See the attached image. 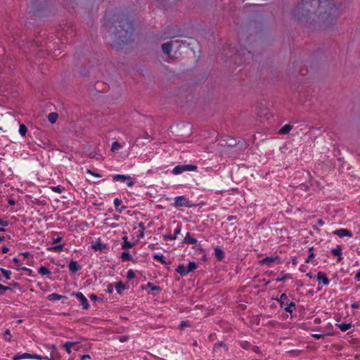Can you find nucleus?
I'll return each instance as SVG.
<instances>
[{
    "label": "nucleus",
    "instance_id": "412c9836",
    "mask_svg": "<svg viewBox=\"0 0 360 360\" xmlns=\"http://www.w3.org/2000/svg\"><path fill=\"white\" fill-rule=\"evenodd\" d=\"M122 240H123V244L122 246V249L128 250L134 245V243H131L128 240V238L127 236H124L122 238Z\"/></svg>",
    "mask_w": 360,
    "mask_h": 360
},
{
    "label": "nucleus",
    "instance_id": "a19ab883",
    "mask_svg": "<svg viewBox=\"0 0 360 360\" xmlns=\"http://www.w3.org/2000/svg\"><path fill=\"white\" fill-rule=\"evenodd\" d=\"M291 278V277H290V276L289 274H285V275H284V276H281V277H278V278H276L275 279V281H276V282H281V281H284V280H285V279H288V278Z\"/></svg>",
    "mask_w": 360,
    "mask_h": 360
},
{
    "label": "nucleus",
    "instance_id": "c756f323",
    "mask_svg": "<svg viewBox=\"0 0 360 360\" xmlns=\"http://www.w3.org/2000/svg\"><path fill=\"white\" fill-rule=\"evenodd\" d=\"M131 258V255L128 251H124L121 254V259L122 261H129Z\"/></svg>",
    "mask_w": 360,
    "mask_h": 360
},
{
    "label": "nucleus",
    "instance_id": "864d4df0",
    "mask_svg": "<svg viewBox=\"0 0 360 360\" xmlns=\"http://www.w3.org/2000/svg\"><path fill=\"white\" fill-rule=\"evenodd\" d=\"M8 225V222L6 221L1 220L0 219V226H2L3 227H5Z\"/></svg>",
    "mask_w": 360,
    "mask_h": 360
},
{
    "label": "nucleus",
    "instance_id": "13d9d810",
    "mask_svg": "<svg viewBox=\"0 0 360 360\" xmlns=\"http://www.w3.org/2000/svg\"><path fill=\"white\" fill-rule=\"evenodd\" d=\"M312 336L315 338V339H320L321 338V334H313Z\"/></svg>",
    "mask_w": 360,
    "mask_h": 360
},
{
    "label": "nucleus",
    "instance_id": "4c0bfd02",
    "mask_svg": "<svg viewBox=\"0 0 360 360\" xmlns=\"http://www.w3.org/2000/svg\"><path fill=\"white\" fill-rule=\"evenodd\" d=\"M122 146L120 145V143H119L117 141H115L112 144L111 150L112 151L115 152L120 150Z\"/></svg>",
    "mask_w": 360,
    "mask_h": 360
},
{
    "label": "nucleus",
    "instance_id": "2eb2a0df",
    "mask_svg": "<svg viewBox=\"0 0 360 360\" xmlns=\"http://www.w3.org/2000/svg\"><path fill=\"white\" fill-rule=\"evenodd\" d=\"M176 271L179 273L181 276H186L188 274V269L186 266L184 264H179L176 269Z\"/></svg>",
    "mask_w": 360,
    "mask_h": 360
},
{
    "label": "nucleus",
    "instance_id": "423d86ee",
    "mask_svg": "<svg viewBox=\"0 0 360 360\" xmlns=\"http://www.w3.org/2000/svg\"><path fill=\"white\" fill-rule=\"evenodd\" d=\"M72 295L75 296L81 302L83 309L87 310L89 309V302L82 292H74Z\"/></svg>",
    "mask_w": 360,
    "mask_h": 360
},
{
    "label": "nucleus",
    "instance_id": "603ef678",
    "mask_svg": "<svg viewBox=\"0 0 360 360\" xmlns=\"http://www.w3.org/2000/svg\"><path fill=\"white\" fill-rule=\"evenodd\" d=\"M91 300L96 302L97 300V296L94 294H91L89 296Z\"/></svg>",
    "mask_w": 360,
    "mask_h": 360
},
{
    "label": "nucleus",
    "instance_id": "f03ea898",
    "mask_svg": "<svg viewBox=\"0 0 360 360\" xmlns=\"http://www.w3.org/2000/svg\"><path fill=\"white\" fill-rule=\"evenodd\" d=\"M197 168H198L197 166L193 165H179L175 166L173 168L172 173L174 175H179L185 172L195 171L197 169Z\"/></svg>",
    "mask_w": 360,
    "mask_h": 360
},
{
    "label": "nucleus",
    "instance_id": "4be33fe9",
    "mask_svg": "<svg viewBox=\"0 0 360 360\" xmlns=\"http://www.w3.org/2000/svg\"><path fill=\"white\" fill-rule=\"evenodd\" d=\"M162 49L165 54L169 56L172 49V44L170 43L163 44L162 46Z\"/></svg>",
    "mask_w": 360,
    "mask_h": 360
},
{
    "label": "nucleus",
    "instance_id": "72a5a7b5",
    "mask_svg": "<svg viewBox=\"0 0 360 360\" xmlns=\"http://www.w3.org/2000/svg\"><path fill=\"white\" fill-rule=\"evenodd\" d=\"M58 115L55 112H51L49 115V120L51 123L53 124L57 121Z\"/></svg>",
    "mask_w": 360,
    "mask_h": 360
},
{
    "label": "nucleus",
    "instance_id": "f8f14e48",
    "mask_svg": "<svg viewBox=\"0 0 360 360\" xmlns=\"http://www.w3.org/2000/svg\"><path fill=\"white\" fill-rule=\"evenodd\" d=\"M113 204L116 210L120 213H121L125 209V207L122 205V201L117 198L114 199Z\"/></svg>",
    "mask_w": 360,
    "mask_h": 360
},
{
    "label": "nucleus",
    "instance_id": "37998d69",
    "mask_svg": "<svg viewBox=\"0 0 360 360\" xmlns=\"http://www.w3.org/2000/svg\"><path fill=\"white\" fill-rule=\"evenodd\" d=\"M86 173L94 176V177H97V178L101 177V174H99L98 173L94 172V171H92L91 169H87Z\"/></svg>",
    "mask_w": 360,
    "mask_h": 360
},
{
    "label": "nucleus",
    "instance_id": "6ab92c4d",
    "mask_svg": "<svg viewBox=\"0 0 360 360\" xmlns=\"http://www.w3.org/2000/svg\"><path fill=\"white\" fill-rule=\"evenodd\" d=\"M331 252L332 254L334 255V256H338V260L340 262L342 259V248L339 245H338L335 248H333L332 250H331Z\"/></svg>",
    "mask_w": 360,
    "mask_h": 360
},
{
    "label": "nucleus",
    "instance_id": "6e6d98bb",
    "mask_svg": "<svg viewBox=\"0 0 360 360\" xmlns=\"http://www.w3.org/2000/svg\"><path fill=\"white\" fill-rule=\"evenodd\" d=\"M187 326H188L187 322L181 321V324H180V328L182 329V328H184V327H186Z\"/></svg>",
    "mask_w": 360,
    "mask_h": 360
},
{
    "label": "nucleus",
    "instance_id": "c9c22d12",
    "mask_svg": "<svg viewBox=\"0 0 360 360\" xmlns=\"http://www.w3.org/2000/svg\"><path fill=\"white\" fill-rule=\"evenodd\" d=\"M51 190L57 193H62L64 191V188L60 186H51Z\"/></svg>",
    "mask_w": 360,
    "mask_h": 360
},
{
    "label": "nucleus",
    "instance_id": "393cba45",
    "mask_svg": "<svg viewBox=\"0 0 360 360\" xmlns=\"http://www.w3.org/2000/svg\"><path fill=\"white\" fill-rule=\"evenodd\" d=\"M38 272L41 276H49L51 274L50 270L44 266H41L38 269Z\"/></svg>",
    "mask_w": 360,
    "mask_h": 360
},
{
    "label": "nucleus",
    "instance_id": "3c124183",
    "mask_svg": "<svg viewBox=\"0 0 360 360\" xmlns=\"http://www.w3.org/2000/svg\"><path fill=\"white\" fill-rule=\"evenodd\" d=\"M20 255L23 256L25 258L29 257L30 256V253L29 252H20Z\"/></svg>",
    "mask_w": 360,
    "mask_h": 360
},
{
    "label": "nucleus",
    "instance_id": "473e14b6",
    "mask_svg": "<svg viewBox=\"0 0 360 360\" xmlns=\"http://www.w3.org/2000/svg\"><path fill=\"white\" fill-rule=\"evenodd\" d=\"M27 131V129L25 124H20L19 129H18V132L22 136H25Z\"/></svg>",
    "mask_w": 360,
    "mask_h": 360
},
{
    "label": "nucleus",
    "instance_id": "338daca9",
    "mask_svg": "<svg viewBox=\"0 0 360 360\" xmlns=\"http://www.w3.org/2000/svg\"><path fill=\"white\" fill-rule=\"evenodd\" d=\"M284 298H286V295L285 293H283L281 295V299H284Z\"/></svg>",
    "mask_w": 360,
    "mask_h": 360
},
{
    "label": "nucleus",
    "instance_id": "ea45409f",
    "mask_svg": "<svg viewBox=\"0 0 360 360\" xmlns=\"http://www.w3.org/2000/svg\"><path fill=\"white\" fill-rule=\"evenodd\" d=\"M135 277V274L132 269H129L127 272V278L129 280L133 279Z\"/></svg>",
    "mask_w": 360,
    "mask_h": 360
},
{
    "label": "nucleus",
    "instance_id": "39448f33",
    "mask_svg": "<svg viewBox=\"0 0 360 360\" xmlns=\"http://www.w3.org/2000/svg\"><path fill=\"white\" fill-rule=\"evenodd\" d=\"M112 181H121L126 183L127 186L128 187H132L134 186V182L129 175L125 174H115L112 176Z\"/></svg>",
    "mask_w": 360,
    "mask_h": 360
},
{
    "label": "nucleus",
    "instance_id": "f257e3e1",
    "mask_svg": "<svg viewBox=\"0 0 360 360\" xmlns=\"http://www.w3.org/2000/svg\"><path fill=\"white\" fill-rule=\"evenodd\" d=\"M52 358H53V356L49 358L48 356H42L41 355L36 354H32L25 352L23 354H17L14 355L12 357V359L13 360H21V359H37V360H43V359L51 360Z\"/></svg>",
    "mask_w": 360,
    "mask_h": 360
},
{
    "label": "nucleus",
    "instance_id": "7ed1b4c3",
    "mask_svg": "<svg viewBox=\"0 0 360 360\" xmlns=\"http://www.w3.org/2000/svg\"><path fill=\"white\" fill-rule=\"evenodd\" d=\"M282 263L281 259L279 256L274 257H266L259 261L260 265H266L267 267H273L276 264H280Z\"/></svg>",
    "mask_w": 360,
    "mask_h": 360
},
{
    "label": "nucleus",
    "instance_id": "c03bdc74",
    "mask_svg": "<svg viewBox=\"0 0 360 360\" xmlns=\"http://www.w3.org/2000/svg\"><path fill=\"white\" fill-rule=\"evenodd\" d=\"M114 288H115V287L113 286V285L110 283V284L108 285L105 291L108 293H112L113 292V290H114Z\"/></svg>",
    "mask_w": 360,
    "mask_h": 360
},
{
    "label": "nucleus",
    "instance_id": "4d7b16f0",
    "mask_svg": "<svg viewBox=\"0 0 360 360\" xmlns=\"http://www.w3.org/2000/svg\"><path fill=\"white\" fill-rule=\"evenodd\" d=\"M299 271H301V272H305L306 271V269L304 268V264H302L300 268H299Z\"/></svg>",
    "mask_w": 360,
    "mask_h": 360
},
{
    "label": "nucleus",
    "instance_id": "a211bd4d",
    "mask_svg": "<svg viewBox=\"0 0 360 360\" xmlns=\"http://www.w3.org/2000/svg\"><path fill=\"white\" fill-rule=\"evenodd\" d=\"M60 235H61V233H58V232L52 233L51 240H52L53 244H56V243H60L62 241L63 236H61Z\"/></svg>",
    "mask_w": 360,
    "mask_h": 360
},
{
    "label": "nucleus",
    "instance_id": "052dcab7",
    "mask_svg": "<svg viewBox=\"0 0 360 360\" xmlns=\"http://www.w3.org/2000/svg\"><path fill=\"white\" fill-rule=\"evenodd\" d=\"M15 203V200L13 199H9L8 200V204L11 205H14Z\"/></svg>",
    "mask_w": 360,
    "mask_h": 360
},
{
    "label": "nucleus",
    "instance_id": "a878e982",
    "mask_svg": "<svg viewBox=\"0 0 360 360\" xmlns=\"http://www.w3.org/2000/svg\"><path fill=\"white\" fill-rule=\"evenodd\" d=\"M337 326L341 331L345 332L352 327V325L351 323H341L337 324Z\"/></svg>",
    "mask_w": 360,
    "mask_h": 360
},
{
    "label": "nucleus",
    "instance_id": "cd10ccee",
    "mask_svg": "<svg viewBox=\"0 0 360 360\" xmlns=\"http://www.w3.org/2000/svg\"><path fill=\"white\" fill-rule=\"evenodd\" d=\"M291 129L292 127L290 124H285L279 129L278 132L281 134H287Z\"/></svg>",
    "mask_w": 360,
    "mask_h": 360
},
{
    "label": "nucleus",
    "instance_id": "0e129e2a",
    "mask_svg": "<svg viewBox=\"0 0 360 360\" xmlns=\"http://www.w3.org/2000/svg\"><path fill=\"white\" fill-rule=\"evenodd\" d=\"M51 348L52 351H56V346H55V345H51Z\"/></svg>",
    "mask_w": 360,
    "mask_h": 360
},
{
    "label": "nucleus",
    "instance_id": "79ce46f5",
    "mask_svg": "<svg viewBox=\"0 0 360 360\" xmlns=\"http://www.w3.org/2000/svg\"><path fill=\"white\" fill-rule=\"evenodd\" d=\"M139 227L141 228V230H140V233H139V236L138 238H143L144 236L145 226L143 223H140Z\"/></svg>",
    "mask_w": 360,
    "mask_h": 360
},
{
    "label": "nucleus",
    "instance_id": "4468645a",
    "mask_svg": "<svg viewBox=\"0 0 360 360\" xmlns=\"http://www.w3.org/2000/svg\"><path fill=\"white\" fill-rule=\"evenodd\" d=\"M62 299H67V297L57 293H51L47 296V300L49 301H58Z\"/></svg>",
    "mask_w": 360,
    "mask_h": 360
},
{
    "label": "nucleus",
    "instance_id": "bb28decb",
    "mask_svg": "<svg viewBox=\"0 0 360 360\" xmlns=\"http://www.w3.org/2000/svg\"><path fill=\"white\" fill-rule=\"evenodd\" d=\"M153 259L159 261L162 264H166L167 262L165 261V256L161 253H156L153 255Z\"/></svg>",
    "mask_w": 360,
    "mask_h": 360
},
{
    "label": "nucleus",
    "instance_id": "b1692460",
    "mask_svg": "<svg viewBox=\"0 0 360 360\" xmlns=\"http://www.w3.org/2000/svg\"><path fill=\"white\" fill-rule=\"evenodd\" d=\"M3 338L6 342H10L12 341V335L9 329H6L3 333Z\"/></svg>",
    "mask_w": 360,
    "mask_h": 360
},
{
    "label": "nucleus",
    "instance_id": "09e8293b",
    "mask_svg": "<svg viewBox=\"0 0 360 360\" xmlns=\"http://www.w3.org/2000/svg\"><path fill=\"white\" fill-rule=\"evenodd\" d=\"M354 278L356 280V281L357 282H360V270H359L356 274H355V276H354Z\"/></svg>",
    "mask_w": 360,
    "mask_h": 360
},
{
    "label": "nucleus",
    "instance_id": "774afa93",
    "mask_svg": "<svg viewBox=\"0 0 360 360\" xmlns=\"http://www.w3.org/2000/svg\"><path fill=\"white\" fill-rule=\"evenodd\" d=\"M4 237L0 236V243L2 242L4 240Z\"/></svg>",
    "mask_w": 360,
    "mask_h": 360
},
{
    "label": "nucleus",
    "instance_id": "e2e57ef3",
    "mask_svg": "<svg viewBox=\"0 0 360 360\" xmlns=\"http://www.w3.org/2000/svg\"><path fill=\"white\" fill-rule=\"evenodd\" d=\"M306 276L310 278H313V274L311 273H307Z\"/></svg>",
    "mask_w": 360,
    "mask_h": 360
},
{
    "label": "nucleus",
    "instance_id": "6e6552de",
    "mask_svg": "<svg viewBox=\"0 0 360 360\" xmlns=\"http://www.w3.org/2000/svg\"><path fill=\"white\" fill-rule=\"evenodd\" d=\"M316 278L319 283H321L323 285H328L330 283V280L327 278L326 274L322 271L318 272Z\"/></svg>",
    "mask_w": 360,
    "mask_h": 360
},
{
    "label": "nucleus",
    "instance_id": "ddd939ff",
    "mask_svg": "<svg viewBox=\"0 0 360 360\" xmlns=\"http://www.w3.org/2000/svg\"><path fill=\"white\" fill-rule=\"evenodd\" d=\"M91 247L94 250L101 251L105 248V245L103 244L100 240H98L95 241L94 243H92Z\"/></svg>",
    "mask_w": 360,
    "mask_h": 360
},
{
    "label": "nucleus",
    "instance_id": "c85d7f7f",
    "mask_svg": "<svg viewBox=\"0 0 360 360\" xmlns=\"http://www.w3.org/2000/svg\"><path fill=\"white\" fill-rule=\"evenodd\" d=\"M16 270H22L27 273V274L30 276H34L33 275V271L27 267L25 266H18L15 268Z\"/></svg>",
    "mask_w": 360,
    "mask_h": 360
},
{
    "label": "nucleus",
    "instance_id": "bf43d9fd",
    "mask_svg": "<svg viewBox=\"0 0 360 360\" xmlns=\"http://www.w3.org/2000/svg\"><path fill=\"white\" fill-rule=\"evenodd\" d=\"M90 356L89 354H84L81 356L82 360H84L85 359H89Z\"/></svg>",
    "mask_w": 360,
    "mask_h": 360
},
{
    "label": "nucleus",
    "instance_id": "dca6fc26",
    "mask_svg": "<svg viewBox=\"0 0 360 360\" xmlns=\"http://www.w3.org/2000/svg\"><path fill=\"white\" fill-rule=\"evenodd\" d=\"M76 344H77V342L68 341V342H65L63 345V347L65 349L67 353L71 354V352H72V346H74Z\"/></svg>",
    "mask_w": 360,
    "mask_h": 360
},
{
    "label": "nucleus",
    "instance_id": "5fc2aeb1",
    "mask_svg": "<svg viewBox=\"0 0 360 360\" xmlns=\"http://www.w3.org/2000/svg\"><path fill=\"white\" fill-rule=\"evenodd\" d=\"M1 250L3 253H7L9 251V248L6 246H4Z\"/></svg>",
    "mask_w": 360,
    "mask_h": 360
},
{
    "label": "nucleus",
    "instance_id": "20e7f679",
    "mask_svg": "<svg viewBox=\"0 0 360 360\" xmlns=\"http://www.w3.org/2000/svg\"><path fill=\"white\" fill-rule=\"evenodd\" d=\"M174 206L176 208L181 207H191L193 206L189 200L187 199L184 195L176 196L174 198Z\"/></svg>",
    "mask_w": 360,
    "mask_h": 360
},
{
    "label": "nucleus",
    "instance_id": "9d476101",
    "mask_svg": "<svg viewBox=\"0 0 360 360\" xmlns=\"http://www.w3.org/2000/svg\"><path fill=\"white\" fill-rule=\"evenodd\" d=\"M68 269L70 272L75 273L81 269V266L77 262L72 260L68 264Z\"/></svg>",
    "mask_w": 360,
    "mask_h": 360
},
{
    "label": "nucleus",
    "instance_id": "1a4fd4ad",
    "mask_svg": "<svg viewBox=\"0 0 360 360\" xmlns=\"http://www.w3.org/2000/svg\"><path fill=\"white\" fill-rule=\"evenodd\" d=\"M334 234L338 236L340 238L352 237V232L346 229H339L334 231Z\"/></svg>",
    "mask_w": 360,
    "mask_h": 360
},
{
    "label": "nucleus",
    "instance_id": "2f4dec72",
    "mask_svg": "<svg viewBox=\"0 0 360 360\" xmlns=\"http://www.w3.org/2000/svg\"><path fill=\"white\" fill-rule=\"evenodd\" d=\"M295 309V304L294 302H290L285 307V310L287 312L292 313Z\"/></svg>",
    "mask_w": 360,
    "mask_h": 360
},
{
    "label": "nucleus",
    "instance_id": "7c9ffc66",
    "mask_svg": "<svg viewBox=\"0 0 360 360\" xmlns=\"http://www.w3.org/2000/svg\"><path fill=\"white\" fill-rule=\"evenodd\" d=\"M0 271L2 273L3 276L6 278V279H11V272L9 270H7L4 268H0Z\"/></svg>",
    "mask_w": 360,
    "mask_h": 360
},
{
    "label": "nucleus",
    "instance_id": "a18cd8bd",
    "mask_svg": "<svg viewBox=\"0 0 360 360\" xmlns=\"http://www.w3.org/2000/svg\"><path fill=\"white\" fill-rule=\"evenodd\" d=\"M9 289L8 287L0 284V295H3L6 290Z\"/></svg>",
    "mask_w": 360,
    "mask_h": 360
},
{
    "label": "nucleus",
    "instance_id": "f3484780",
    "mask_svg": "<svg viewBox=\"0 0 360 360\" xmlns=\"http://www.w3.org/2000/svg\"><path fill=\"white\" fill-rule=\"evenodd\" d=\"M46 250L49 252H60L63 251L64 245H56L53 246H49L46 248Z\"/></svg>",
    "mask_w": 360,
    "mask_h": 360
},
{
    "label": "nucleus",
    "instance_id": "f704fd0d",
    "mask_svg": "<svg viewBox=\"0 0 360 360\" xmlns=\"http://www.w3.org/2000/svg\"><path fill=\"white\" fill-rule=\"evenodd\" d=\"M188 273L193 271L197 268V264L195 262H190L186 266Z\"/></svg>",
    "mask_w": 360,
    "mask_h": 360
},
{
    "label": "nucleus",
    "instance_id": "58836bf2",
    "mask_svg": "<svg viewBox=\"0 0 360 360\" xmlns=\"http://www.w3.org/2000/svg\"><path fill=\"white\" fill-rule=\"evenodd\" d=\"M146 286L148 288L150 289L152 291H155V290L160 291V288L158 286L154 285L153 283H151L150 282L146 284Z\"/></svg>",
    "mask_w": 360,
    "mask_h": 360
},
{
    "label": "nucleus",
    "instance_id": "680f3d73",
    "mask_svg": "<svg viewBox=\"0 0 360 360\" xmlns=\"http://www.w3.org/2000/svg\"><path fill=\"white\" fill-rule=\"evenodd\" d=\"M292 263L293 265H296L297 264V258L296 257H293L292 259Z\"/></svg>",
    "mask_w": 360,
    "mask_h": 360
},
{
    "label": "nucleus",
    "instance_id": "de8ad7c7",
    "mask_svg": "<svg viewBox=\"0 0 360 360\" xmlns=\"http://www.w3.org/2000/svg\"><path fill=\"white\" fill-rule=\"evenodd\" d=\"M119 340L121 342H124L128 340V337L126 335H121L119 337Z\"/></svg>",
    "mask_w": 360,
    "mask_h": 360
},
{
    "label": "nucleus",
    "instance_id": "aec40b11",
    "mask_svg": "<svg viewBox=\"0 0 360 360\" xmlns=\"http://www.w3.org/2000/svg\"><path fill=\"white\" fill-rule=\"evenodd\" d=\"M127 288H128L124 284H123L122 281L117 282L115 285V289L116 292H117V294L120 295L122 294L123 290H127Z\"/></svg>",
    "mask_w": 360,
    "mask_h": 360
},
{
    "label": "nucleus",
    "instance_id": "e433bc0d",
    "mask_svg": "<svg viewBox=\"0 0 360 360\" xmlns=\"http://www.w3.org/2000/svg\"><path fill=\"white\" fill-rule=\"evenodd\" d=\"M314 257H315L314 252H310L309 254L308 257L306 258L304 263L307 264V263L313 262L314 260Z\"/></svg>",
    "mask_w": 360,
    "mask_h": 360
},
{
    "label": "nucleus",
    "instance_id": "0eeeda50",
    "mask_svg": "<svg viewBox=\"0 0 360 360\" xmlns=\"http://www.w3.org/2000/svg\"><path fill=\"white\" fill-rule=\"evenodd\" d=\"M181 226L178 225L176 229L174 230V233L172 234H165L162 236V238L164 240H174L176 239L177 236L181 233Z\"/></svg>",
    "mask_w": 360,
    "mask_h": 360
},
{
    "label": "nucleus",
    "instance_id": "49530a36",
    "mask_svg": "<svg viewBox=\"0 0 360 360\" xmlns=\"http://www.w3.org/2000/svg\"><path fill=\"white\" fill-rule=\"evenodd\" d=\"M352 309H358L360 307L359 302H354L351 304Z\"/></svg>",
    "mask_w": 360,
    "mask_h": 360
},
{
    "label": "nucleus",
    "instance_id": "8fccbe9b",
    "mask_svg": "<svg viewBox=\"0 0 360 360\" xmlns=\"http://www.w3.org/2000/svg\"><path fill=\"white\" fill-rule=\"evenodd\" d=\"M13 262L16 264V267L20 266V261H19V259L18 258L13 257Z\"/></svg>",
    "mask_w": 360,
    "mask_h": 360
},
{
    "label": "nucleus",
    "instance_id": "69168bd1",
    "mask_svg": "<svg viewBox=\"0 0 360 360\" xmlns=\"http://www.w3.org/2000/svg\"><path fill=\"white\" fill-rule=\"evenodd\" d=\"M311 252H314V247L309 248V254Z\"/></svg>",
    "mask_w": 360,
    "mask_h": 360
},
{
    "label": "nucleus",
    "instance_id": "5701e85b",
    "mask_svg": "<svg viewBox=\"0 0 360 360\" xmlns=\"http://www.w3.org/2000/svg\"><path fill=\"white\" fill-rule=\"evenodd\" d=\"M184 240L186 243L191 245H194L197 243V239L192 237L189 233H186Z\"/></svg>",
    "mask_w": 360,
    "mask_h": 360
},
{
    "label": "nucleus",
    "instance_id": "9b49d317",
    "mask_svg": "<svg viewBox=\"0 0 360 360\" xmlns=\"http://www.w3.org/2000/svg\"><path fill=\"white\" fill-rule=\"evenodd\" d=\"M214 256L217 261H221L224 258L225 253L220 248L215 247Z\"/></svg>",
    "mask_w": 360,
    "mask_h": 360
}]
</instances>
